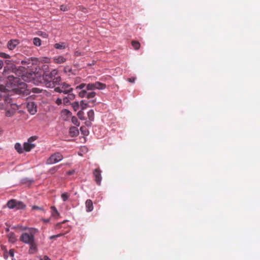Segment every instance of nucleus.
<instances>
[{"label": "nucleus", "mask_w": 260, "mask_h": 260, "mask_svg": "<svg viewBox=\"0 0 260 260\" xmlns=\"http://www.w3.org/2000/svg\"><path fill=\"white\" fill-rule=\"evenodd\" d=\"M58 73L57 70L54 69L51 72H45L43 75V83L48 88H54L59 84L61 81L59 76L56 77Z\"/></svg>", "instance_id": "nucleus-1"}, {"label": "nucleus", "mask_w": 260, "mask_h": 260, "mask_svg": "<svg viewBox=\"0 0 260 260\" xmlns=\"http://www.w3.org/2000/svg\"><path fill=\"white\" fill-rule=\"evenodd\" d=\"M0 100L4 101V104L6 105V116L7 117H12L15 111L17 110V106L15 104H12V100L7 96L6 93L2 94L0 92Z\"/></svg>", "instance_id": "nucleus-2"}, {"label": "nucleus", "mask_w": 260, "mask_h": 260, "mask_svg": "<svg viewBox=\"0 0 260 260\" xmlns=\"http://www.w3.org/2000/svg\"><path fill=\"white\" fill-rule=\"evenodd\" d=\"M23 230H28V232H24L21 234L19 238L20 241L25 244H29L35 241V235L39 232L37 229L24 227Z\"/></svg>", "instance_id": "nucleus-3"}, {"label": "nucleus", "mask_w": 260, "mask_h": 260, "mask_svg": "<svg viewBox=\"0 0 260 260\" xmlns=\"http://www.w3.org/2000/svg\"><path fill=\"white\" fill-rule=\"evenodd\" d=\"M25 71V69L23 67H16L14 66L11 67V70H10L8 69H7L6 67H5L3 71V74L6 76L7 74H9L10 72H12L18 77H23Z\"/></svg>", "instance_id": "nucleus-4"}, {"label": "nucleus", "mask_w": 260, "mask_h": 260, "mask_svg": "<svg viewBox=\"0 0 260 260\" xmlns=\"http://www.w3.org/2000/svg\"><path fill=\"white\" fill-rule=\"evenodd\" d=\"M58 85V86H55L54 87V90L57 92L67 94L68 93L72 92L73 91V88L71 86L66 82H64L60 84H59Z\"/></svg>", "instance_id": "nucleus-5"}, {"label": "nucleus", "mask_w": 260, "mask_h": 260, "mask_svg": "<svg viewBox=\"0 0 260 260\" xmlns=\"http://www.w3.org/2000/svg\"><path fill=\"white\" fill-rule=\"evenodd\" d=\"M7 206L10 209H15V210H20L24 209L25 205L21 201H17L15 199H12L7 203Z\"/></svg>", "instance_id": "nucleus-6"}, {"label": "nucleus", "mask_w": 260, "mask_h": 260, "mask_svg": "<svg viewBox=\"0 0 260 260\" xmlns=\"http://www.w3.org/2000/svg\"><path fill=\"white\" fill-rule=\"evenodd\" d=\"M63 159L62 155L59 152L52 154L46 160L47 165H52L57 163Z\"/></svg>", "instance_id": "nucleus-7"}, {"label": "nucleus", "mask_w": 260, "mask_h": 260, "mask_svg": "<svg viewBox=\"0 0 260 260\" xmlns=\"http://www.w3.org/2000/svg\"><path fill=\"white\" fill-rule=\"evenodd\" d=\"M106 87L105 84L102 83L99 81L93 83H89L86 85V89L87 90H93L94 89L102 90Z\"/></svg>", "instance_id": "nucleus-8"}, {"label": "nucleus", "mask_w": 260, "mask_h": 260, "mask_svg": "<svg viewBox=\"0 0 260 260\" xmlns=\"http://www.w3.org/2000/svg\"><path fill=\"white\" fill-rule=\"evenodd\" d=\"M101 173L102 171L99 168H96L93 171V175L94 177V181L96 184L98 185H100L101 184V181L102 179Z\"/></svg>", "instance_id": "nucleus-9"}, {"label": "nucleus", "mask_w": 260, "mask_h": 260, "mask_svg": "<svg viewBox=\"0 0 260 260\" xmlns=\"http://www.w3.org/2000/svg\"><path fill=\"white\" fill-rule=\"evenodd\" d=\"M28 111L31 115H34L37 111V105L34 102H29L27 104Z\"/></svg>", "instance_id": "nucleus-10"}, {"label": "nucleus", "mask_w": 260, "mask_h": 260, "mask_svg": "<svg viewBox=\"0 0 260 260\" xmlns=\"http://www.w3.org/2000/svg\"><path fill=\"white\" fill-rule=\"evenodd\" d=\"M38 62L39 61L37 58L32 57L21 61V64L23 65H29V63H31L32 64H38Z\"/></svg>", "instance_id": "nucleus-11"}, {"label": "nucleus", "mask_w": 260, "mask_h": 260, "mask_svg": "<svg viewBox=\"0 0 260 260\" xmlns=\"http://www.w3.org/2000/svg\"><path fill=\"white\" fill-rule=\"evenodd\" d=\"M35 146L36 145L35 144L30 143L27 141L23 144V149L24 151L29 152L32 149L34 148Z\"/></svg>", "instance_id": "nucleus-12"}, {"label": "nucleus", "mask_w": 260, "mask_h": 260, "mask_svg": "<svg viewBox=\"0 0 260 260\" xmlns=\"http://www.w3.org/2000/svg\"><path fill=\"white\" fill-rule=\"evenodd\" d=\"M61 116L64 120H68L72 117V113L66 109L61 111Z\"/></svg>", "instance_id": "nucleus-13"}, {"label": "nucleus", "mask_w": 260, "mask_h": 260, "mask_svg": "<svg viewBox=\"0 0 260 260\" xmlns=\"http://www.w3.org/2000/svg\"><path fill=\"white\" fill-rule=\"evenodd\" d=\"M19 44V41L17 40H10L8 43V48L9 50H13L16 46Z\"/></svg>", "instance_id": "nucleus-14"}, {"label": "nucleus", "mask_w": 260, "mask_h": 260, "mask_svg": "<svg viewBox=\"0 0 260 260\" xmlns=\"http://www.w3.org/2000/svg\"><path fill=\"white\" fill-rule=\"evenodd\" d=\"M29 245V249L28 252L30 254L35 253L37 251V244L35 241L28 244Z\"/></svg>", "instance_id": "nucleus-15"}, {"label": "nucleus", "mask_w": 260, "mask_h": 260, "mask_svg": "<svg viewBox=\"0 0 260 260\" xmlns=\"http://www.w3.org/2000/svg\"><path fill=\"white\" fill-rule=\"evenodd\" d=\"M67 59L63 56H57L53 58V61L55 63L61 64L66 61Z\"/></svg>", "instance_id": "nucleus-16"}, {"label": "nucleus", "mask_w": 260, "mask_h": 260, "mask_svg": "<svg viewBox=\"0 0 260 260\" xmlns=\"http://www.w3.org/2000/svg\"><path fill=\"white\" fill-rule=\"evenodd\" d=\"M8 80L11 82L12 84L16 86L17 84H19V79L18 77H14L13 75H10L8 77Z\"/></svg>", "instance_id": "nucleus-17"}, {"label": "nucleus", "mask_w": 260, "mask_h": 260, "mask_svg": "<svg viewBox=\"0 0 260 260\" xmlns=\"http://www.w3.org/2000/svg\"><path fill=\"white\" fill-rule=\"evenodd\" d=\"M85 206L87 212H91L93 209V203L91 200L88 199L85 202Z\"/></svg>", "instance_id": "nucleus-18"}, {"label": "nucleus", "mask_w": 260, "mask_h": 260, "mask_svg": "<svg viewBox=\"0 0 260 260\" xmlns=\"http://www.w3.org/2000/svg\"><path fill=\"white\" fill-rule=\"evenodd\" d=\"M8 238L9 241L11 243H15L17 240L15 234L13 232H10L8 234Z\"/></svg>", "instance_id": "nucleus-19"}, {"label": "nucleus", "mask_w": 260, "mask_h": 260, "mask_svg": "<svg viewBox=\"0 0 260 260\" xmlns=\"http://www.w3.org/2000/svg\"><path fill=\"white\" fill-rule=\"evenodd\" d=\"M15 148L20 154L23 153L24 151V149L22 148V146L20 143H16L15 145Z\"/></svg>", "instance_id": "nucleus-20"}, {"label": "nucleus", "mask_w": 260, "mask_h": 260, "mask_svg": "<svg viewBox=\"0 0 260 260\" xmlns=\"http://www.w3.org/2000/svg\"><path fill=\"white\" fill-rule=\"evenodd\" d=\"M66 44L65 43H56L54 45V48L57 49H63L66 48Z\"/></svg>", "instance_id": "nucleus-21"}, {"label": "nucleus", "mask_w": 260, "mask_h": 260, "mask_svg": "<svg viewBox=\"0 0 260 260\" xmlns=\"http://www.w3.org/2000/svg\"><path fill=\"white\" fill-rule=\"evenodd\" d=\"M87 115L90 121H93L94 120V113L93 110H89L87 113Z\"/></svg>", "instance_id": "nucleus-22"}, {"label": "nucleus", "mask_w": 260, "mask_h": 260, "mask_svg": "<svg viewBox=\"0 0 260 260\" xmlns=\"http://www.w3.org/2000/svg\"><path fill=\"white\" fill-rule=\"evenodd\" d=\"M132 45L135 50H138L140 47V43L136 41H133L132 42Z\"/></svg>", "instance_id": "nucleus-23"}, {"label": "nucleus", "mask_w": 260, "mask_h": 260, "mask_svg": "<svg viewBox=\"0 0 260 260\" xmlns=\"http://www.w3.org/2000/svg\"><path fill=\"white\" fill-rule=\"evenodd\" d=\"M33 43L35 46H40L41 45V40L40 38L36 37L33 39Z\"/></svg>", "instance_id": "nucleus-24"}, {"label": "nucleus", "mask_w": 260, "mask_h": 260, "mask_svg": "<svg viewBox=\"0 0 260 260\" xmlns=\"http://www.w3.org/2000/svg\"><path fill=\"white\" fill-rule=\"evenodd\" d=\"M61 165L56 166L54 167L51 168L49 170V172L51 174H54L57 170L59 169Z\"/></svg>", "instance_id": "nucleus-25"}, {"label": "nucleus", "mask_w": 260, "mask_h": 260, "mask_svg": "<svg viewBox=\"0 0 260 260\" xmlns=\"http://www.w3.org/2000/svg\"><path fill=\"white\" fill-rule=\"evenodd\" d=\"M70 133L72 136H76L78 134L79 132L75 127H73L70 128Z\"/></svg>", "instance_id": "nucleus-26"}, {"label": "nucleus", "mask_w": 260, "mask_h": 260, "mask_svg": "<svg viewBox=\"0 0 260 260\" xmlns=\"http://www.w3.org/2000/svg\"><path fill=\"white\" fill-rule=\"evenodd\" d=\"M96 95V93L94 91H91L89 92H87L86 98L89 99L94 98Z\"/></svg>", "instance_id": "nucleus-27"}, {"label": "nucleus", "mask_w": 260, "mask_h": 260, "mask_svg": "<svg viewBox=\"0 0 260 260\" xmlns=\"http://www.w3.org/2000/svg\"><path fill=\"white\" fill-rule=\"evenodd\" d=\"M79 103L78 102H74L72 104V106L75 111H77L79 109Z\"/></svg>", "instance_id": "nucleus-28"}, {"label": "nucleus", "mask_w": 260, "mask_h": 260, "mask_svg": "<svg viewBox=\"0 0 260 260\" xmlns=\"http://www.w3.org/2000/svg\"><path fill=\"white\" fill-rule=\"evenodd\" d=\"M51 210H52V216H58L59 215V213H58L56 208L55 207L52 206L51 207Z\"/></svg>", "instance_id": "nucleus-29"}, {"label": "nucleus", "mask_w": 260, "mask_h": 260, "mask_svg": "<svg viewBox=\"0 0 260 260\" xmlns=\"http://www.w3.org/2000/svg\"><path fill=\"white\" fill-rule=\"evenodd\" d=\"M69 197L70 194L67 192L63 193L61 196V199L64 202L67 201L69 198Z\"/></svg>", "instance_id": "nucleus-30"}, {"label": "nucleus", "mask_w": 260, "mask_h": 260, "mask_svg": "<svg viewBox=\"0 0 260 260\" xmlns=\"http://www.w3.org/2000/svg\"><path fill=\"white\" fill-rule=\"evenodd\" d=\"M72 122L76 126H79L80 125V122L78 121L77 118L75 116L72 117Z\"/></svg>", "instance_id": "nucleus-31"}, {"label": "nucleus", "mask_w": 260, "mask_h": 260, "mask_svg": "<svg viewBox=\"0 0 260 260\" xmlns=\"http://www.w3.org/2000/svg\"><path fill=\"white\" fill-rule=\"evenodd\" d=\"M87 91L86 90H82L79 93V96L81 98H86Z\"/></svg>", "instance_id": "nucleus-32"}, {"label": "nucleus", "mask_w": 260, "mask_h": 260, "mask_svg": "<svg viewBox=\"0 0 260 260\" xmlns=\"http://www.w3.org/2000/svg\"><path fill=\"white\" fill-rule=\"evenodd\" d=\"M80 106L81 107L82 110H84L87 107L88 104L84 102V101H81L80 104Z\"/></svg>", "instance_id": "nucleus-33"}, {"label": "nucleus", "mask_w": 260, "mask_h": 260, "mask_svg": "<svg viewBox=\"0 0 260 260\" xmlns=\"http://www.w3.org/2000/svg\"><path fill=\"white\" fill-rule=\"evenodd\" d=\"M67 94H68L67 96L68 99L70 100V101H72L75 98V94L73 93L72 92L68 93Z\"/></svg>", "instance_id": "nucleus-34"}, {"label": "nucleus", "mask_w": 260, "mask_h": 260, "mask_svg": "<svg viewBox=\"0 0 260 260\" xmlns=\"http://www.w3.org/2000/svg\"><path fill=\"white\" fill-rule=\"evenodd\" d=\"M77 115L81 120L84 119V112L82 111H79L77 113Z\"/></svg>", "instance_id": "nucleus-35"}, {"label": "nucleus", "mask_w": 260, "mask_h": 260, "mask_svg": "<svg viewBox=\"0 0 260 260\" xmlns=\"http://www.w3.org/2000/svg\"><path fill=\"white\" fill-rule=\"evenodd\" d=\"M80 131L85 135H87L88 134V131L86 129V127L84 126H81L80 127Z\"/></svg>", "instance_id": "nucleus-36"}, {"label": "nucleus", "mask_w": 260, "mask_h": 260, "mask_svg": "<svg viewBox=\"0 0 260 260\" xmlns=\"http://www.w3.org/2000/svg\"><path fill=\"white\" fill-rule=\"evenodd\" d=\"M37 138H38V137H37L36 136L30 137L27 140V142H28L29 143H32V142L34 141H35V140H36L37 139Z\"/></svg>", "instance_id": "nucleus-37"}, {"label": "nucleus", "mask_w": 260, "mask_h": 260, "mask_svg": "<svg viewBox=\"0 0 260 260\" xmlns=\"http://www.w3.org/2000/svg\"><path fill=\"white\" fill-rule=\"evenodd\" d=\"M62 101L64 105H69L70 103V100L67 96L63 98Z\"/></svg>", "instance_id": "nucleus-38"}, {"label": "nucleus", "mask_w": 260, "mask_h": 260, "mask_svg": "<svg viewBox=\"0 0 260 260\" xmlns=\"http://www.w3.org/2000/svg\"><path fill=\"white\" fill-rule=\"evenodd\" d=\"M64 235V234H57V235H53V236H51L49 237V239H51V240H52V239H55L57 238H58V237H60L62 236H63Z\"/></svg>", "instance_id": "nucleus-39"}, {"label": "nucleus", "mask_w": 260, "mask_h": 260, "mask_svg": "<svg viewBox=\"0 0 260 260\" xmlns=\"http://www.w3.org/2000/svg\"><path fill=\"white\" fill-rule=\"evenodd\" d=\"M0 57L4 58H10V56L5 53L0 52Z\"/></svg>", "instance_id": "nucleus-40"}, {"label": "nucleus", "mask_w": 260, "mask_h": 260, "mask_svg": "<svg viewBox=\"0 0 260 260\" xmlns=\"http://www.w3.org/2000/svg\"><path fill=\"white\" fill-rule=\"evenodd\" d=\"M32 210H38L44 211V210L43 207H39L37 206H33L32 207Z\"/></svg>", "instance_id": "nucleus-41"}, {"label": "nucleus", "mask_w": 260, "mask_h": 260, "mask_svg": "<svg viewBox=\"0 0 260 260\" xmlns=\"http://www.w3.org/2000/svg\"><path fill=\"white\" fill-rule=\"evenodd\" d=\"M86 85H86L85 83H81L79 85L76 86V89H82L85 86L86 87Z\"/></svg>", "instance_id": "nucleus-42"}, {"label": "nucleus", "mask_w": 260, "mask_h": 260, "mask_svg": "<svg viewBox=\"0 0 260 260\" xmlns=\"http://www.w3.org/2000/svg\"><path fill=\"white\" fill-rule=\"evenodd\" d=\"M62 100L60 98H57L56 101H55V103L57 105H60L62 104Z\"/></svg>", "instance_id": "nucleus-43"}, {"label": "nucleus", "mask_w": 260, "mask_h": 260, "mask_svg": "<svg viewBox=\"0 0 260 260\" xmlns=\"http://www.w3.org/2000/svg\"><path fill=\"white\" fill-rule=\"evenodd\" d=\"M60 10L63 11H66L68 10V8L66 6L61 5L60 6Z\"/></svg>", "instance_id": "nucleus-44"}, {"label": "nucleus", "mask_w": 260, "mask_h": 260, "mask_svg": "<svg viewBox=\"0 0 260 260\" xmlns=\"http://www.w3.org/2000/svg\"><path fill=\"white\" fill-rule=\"evenodd\" d=\"M135 79H136V78L135 77H131V78H129L127 79V80L131 82V83H134L135 82Z\"/></svg>", "instance_id": "nucleus-45"}, {"label": "nucleus", "mask_w": 260, "mask_h": 260, "mask_svg": "<svg viewBox=\"0 0 260 260\" xmlns=\"http://www.w3.org/2000/svg\"><path fill=\"white\" fill-rule=\"evenodd\" d=\"M82 55H83L82 53L81 52L79 51H76L75 52V55L76 56L78 57V56H80Z\"/></svg>", "instance_id": "nucleus-46"}, {"label": "nucleus", "mask_w": 260, "mask_h": 260, "mask_svg": "<svg viewBox=\"0 0 260 260\" xmlns=\"http://www.w3.org/2000/svg\"><path fill=\"white\" fill-rule=\"evenodd\" d=\"M5 89V87L3 86H0V92L2 93V94H5L6 92L5 91H3L2 90Z\"/></svg>", "instance_id": "nucleus-47"}, {"label": "nucleus", "mask_w": 260, "mask_h": 260, "mask_svg": "<svg viewBox=\"0 0 260 260\" xmlns=\"http://www.w3.org/2000/svg\"><path fill=\"white\" fill-rule=\"evenodd\" d=\"M9 253L11 257H13L14 255V250L11 249L9 250Z\"/></svg>", "instance_id": "nucleus-48"}, {"label": "nucleus", "mask_w": 260, "mask_h": 260, "mask_svg": "<svg viewBox=\"0 0 260 260\" xmlns=\"http://www.w3.org/2000/svg\"><path fill=\"white\" fill-rule=\"evenodd\" d=\"M61 223H60V222L57 223L55 226V229H60L61 228Z\"/></svg>", "instance_id": "nucleus-49"}, {"label": "nucleus", "mask_w": 260, "mask_h": 260, "mask_svg": "<svg viewBox=\"0 0 260 260\" xmlns=\"http://www.w3.org/2000/svg\"><path fill=\"white\" fill-rule=\"evenodd\" d=\"M41 36H42L44 38H46L48 37V35L46 32H42L41 34L40 35Z\"/></svg>", "instance_id": "nucleus-50"}, {"label": "nucleus", "mask_w": 260, "mask_h": 260, "mask_svg": "<svg viewBox=\"0 0 260 260\" xmlns=\"http://www.w3.org/2000/svg\"><path fill=\"white\" fill-rule=\"evenodd\" d=\"M42 220L45 223H48L50 221V219L49 218H48V219L42 218Z\"/></svg>", "instance_id": "nucleus-51"}, {"label": "nucleus", "mask_w": 260, "mask_h": 260, "mask_svg": "<svg viewBox=\"0 0 260 260\" xmlns=\"http://www.w3.org/2000/svg\"><path fill=\"white\" fill-rule=\"evenodd\" d=\"M4 66L3 61L1 60H0V70L3 68Z\"/></svg>", "instance_id": "nucleus-52"}, {"label": "nucleus", "mask_w": 260, "mask_h": 260, "mask_svg": "<svg viewBox=\"0 0 260 260\" xmlns=\"http://www.w3.org/2000/svg\"><path fill=\"white\" fill-rule=\"evenodd\" d=\"M74 171L73 170V171H69L67 172V174L69 175H71L72 174H73L74 173Z\"/></svg>", "instance_id": "nucleus-53"}, {"label": "nucleus", "mask_w": 260, "mask_h": 260, "mask_svg": "<svg viewBox=\"0 0 260 260\" xmlns=\"http://www.w3.org/2000/svg\"><path fill=\"white\" fill-rule=\"evenodd\" d=\"M43 260H51V259L48 256L45 255L44 256Z\"/></svg>", "instance_id": "nucleus-54"}, {"label": "nucleus", "mask_w": 260, "mask_h": 260, "mask_svg": "<svg viewBox=\"0 0 260 260\" xmlns=\"http://www.w3.org/2000/svg\"><path fill=\"white\" fill-rule=\"evenodd\" d=\"M21 86H22L21 88H24L25 87V84L22 83L19 84Z\"/></svg>", "instance_id": "nucleus-55"}, {"label": "nucleus", "mask_w": 260, "mask_h": 260, "mask_svg": "<svg viewBox=\"0 0 260 260\" xmlns=\"http://www.w3.org/2000/svg\"><path fill=\"white\" fill-rule=\"evenodd\" d=\"M64 70H65V72H67V71L70 72L71 71V69H68L67 68H66L64 69Z\"/></svg>", "instance_id": "nucleus-56"}, {"label": "nucleus", "mask_w": 260, "mask_h": 260, "mask_svg": "<svg viewBox=\"0 0 260 260\" xmlns=\"http://www.w3.org/2000/svg\"><path fill=\"white\" fill-rule=\"evenodd\" d=\"M34 64H32L31 63H29V65H27V68H31L32 67V66H33Z\"/></svg>", "instance_id": "nucleus-57"}, {"label": "nucleus", "mask_w": 260, "mask_h": 260, "mask_svg": "<svg viewBox=\"0 0 260 260\" xmlns=\"http://www.w3.org/2000/svg\"><path fill=\"white\" fill-rule=\"evenodd\" d=\"M4 258H5V259H7V258H8V255H7L6 253H5V254H4Z\"/></svg>", "instance_id": "nucleus-58"}, {"label": "nucleus", "mask_w": 260, "mask_h": 260, "mask_svg": "<svg viewBox=\"0 0 260 260\" xmlns=\"http://www.w3.org/2000/svg\"><path fill=\"white\" fill-rule=\"evenodd\" d=\"M91 102H92V103H94V102H95V100H92Z\"/></svg>", "instance_id": "nucleus-59"}, {"label": "nucleus", "mask_w": 260, "mask_h": 260, "mask_svg": "<svg viewBox=\"0 0 260 260\" xmlns=\"http://www.w3.org/2000/svg\"><path fill=\"white\" fill-rule=\"evenodd\" d=\"M40 260H43V259L41 258Z\"/></svg>", "instance_id": "nucleus-60"}]
</instances>
